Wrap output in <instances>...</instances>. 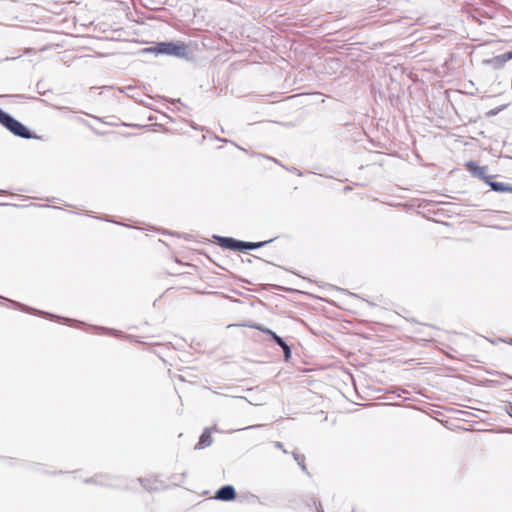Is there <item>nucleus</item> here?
I'll return each instance as SVG.
<instances>
[{
    "label": "nucleus",
    "mask_w": 512,
    "mask_h": 512,
    "mask_svg": "<svg viewBox=\"0 0 512 512\" xmlns=\"http://www.w3.org/2000/svg\"><path fill=\"white\" fill-rule=\"evenodd\" d=\"M0 123L14 135L22 138H32L31 132L19 121L0 109Z\"/></svg>",
    "instance_id": "nucleus-1"
},
{
    "label": "nucleus",
    "mask_w": 512,
    "mask_h": 512,
    "mask_svg": "<svg viewBox=\"0 0 512 512\" xmlns=\"http://www.w3.org/2000/svg\"><path fill=\"white\" fill-rule=\"evenodd\" d=\"M266 243H267L266 241L258 242V243L243 242V241L235 240L233 238L221 239V245L223 247L231 249V250H239V251L256 249V248L263 246Z\"/></svg>",
    "instance_id": "nucleus-2"
},
{
    "label": "nucleus",
    "mask_w": 512,
    "mask_h": 512,
    "mask_svg": "<svg viewBox=\"0 0 512 512\" xmlns=\"http://www.w3.org/2000/svg\"><path fill=\"white\" fill-rule=\"evenodd\" d=\"M150 51L178 56L184 53L185 46L182 44L179 45L172 42H162L157 44L155 47L150 48Z\"/></svg>",
    "instance_id": "nucleus-3"
},
{
    "label": "nucleus",
    "mask_w": 512,
    "mask_h": 512,
    "mask_svg": "<svg viewBox=\"0 0 512 512\" xmlns=\"http://www.w3.org/2000/svg\"><path fill=\"white\" fill-rule=\"evenodd\" d=\"M256 329L262 331L266 335L270 336L282 349L284 352V357L288 360L291 357V349L290 347L280 338L275 332L268 328L261 327L260 325L254 326Z\"/></svg>",
    "instance_id": "nucleus-4"
},
{
    "label": "nucleus",
    "mask_w": 512,
    "mask_h": 512,
    "mask_svg": "<svg viewBox=\"0 0 512 512\" xmlns=\"http://www.w3.org/2000/svg\"><path fill=\"white\" fill-rule=\"evenodd\" d=\"M215 499L221 501H232L236 498V491L233 486L226 485L221 487L215 494Z\"/></svg>",
    "instance_id": "nucleus-5"
},
{
    "label": "nucleus",
    "mask_w": 512,
    "mask_h": 512,
    "mask_svg": "<svg viewBox=\"0 0 512 512\" xmlns=\"http://www.w3.org/2000/svg\"><path fill=\"white\" fill-rule=\"evenodd\" d=\"M465 167L468 171L472 173L473 176L478 177L484 181L488 178L486 175V167H480L475 162L469 161L465 164Z\"/></svg>",
    "instance_id": "nucleus-6"
},
{
    "label": "nucleus",
    "mask_w": 512,
    "mask_h": 512,
    "mask_svg": "<svg viewBox=\"0 0 512 512\" xmlns=\"http://www.w3.org/2000/svg\"><path fill=\"white\" fill-rule=\"evenodd\" d=\"M212 430L210 428H206L201 434L198 443L196 444V449H204L209 447L212 444Z\"/></svg>",
    "instance_id": "nucleus-7"
},
{
    "label": "nucleus",
    "mask_w": 512,
    "mask_h": 512,
    "mask_svg": "<svg viewBox=\"0 0 512 512\" xmlns=\"http://www.w3.org/2000/svg\"><path fill=\"white\" fill-rule=\"evenodd\" d=\"M491 188L492 190L494 191H497V192H507V191H512V188L506 186L505 184L501 183V182H492L489 180V178L486 179L485 181Z\"/></svg>",
    "instance_id": "nucleus-8"
},
{
    "label": "nucleus",
    "mask_w": 512,
    "mask_h": 512,
    "mask_svg": "<svg viewBox=\"0 0 512 512\" xmlns=\"http://www.w3.org/2000/svg\"><path fill=\"white\" fill-rule=\"evenodd\" d=\"M293 457L297 461V463L299 464L301 469L304 472H307V467H306V464H305V457H304V455H301V454H298V453H293Z\"/></svg>",
    "instance_id": "nucleus-9"
},
{
    "label": "nucleus",
    "mask_w": 512,
    "mask_h": 512,
    "mask_svg": "<svg viewBox=\"0 0 512 512\" xmlns=\"http://www.w3.org/2000/svg\"><path fill=\"white\" fill-rule=\"evenodd\" d=\"M275 446H276L277 448H279V449H282L284 452H286V451L284 450V448H283V444H282L281 442H276V443H275Z\"/></svg>",
    "instance_id": "nucleus-10"
},
{
    "label": "nucleus",
    "mask_w": 512,
    "mask_h": 512,
    "mask_svg": "<svg viewBox=\"0 0 512 512\" xmlns=\"http://www.w3.org/2000/svg\"><path fill=\"white\" fill-rule=\"evenodd\" d=\"M316 509H317V512H324V510H323V507H322L321 503H319V504L316 506Z\"/></svg>",
    "instance_id": "nucleus-11"
}]
</instances>
